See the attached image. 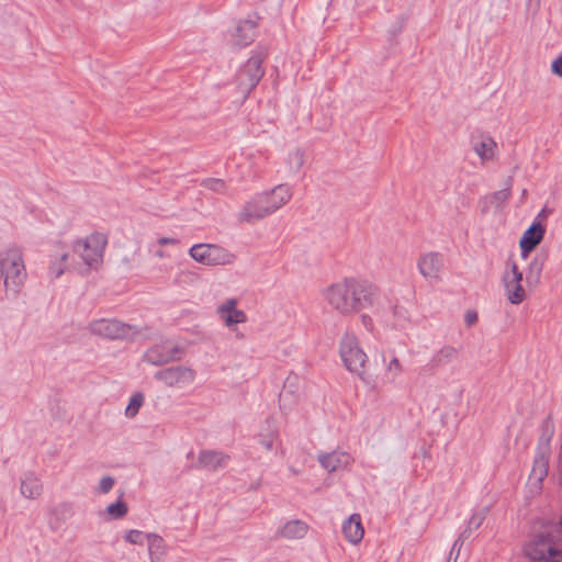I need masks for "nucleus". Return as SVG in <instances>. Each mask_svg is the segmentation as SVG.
Returning <instances> with one entry per match:
<instances>
[{
    "label": "nucleus",
    "instance_id": "nucleus-1",
    "mask_svg": "<svg viewBox=\"0 0 562 562\" xmlns=\"http://www.w3.org/2000/svg\"><path fill=\"white\" fill-rule=\"evenodd\" d=\"M326 305L341 317H352L364 310L379 307L380 290L368 279L345 277L322 291Z\"/></svg>",
    "mask_w": 562,
    "mask_h": 562
},
{
    "label": "nucleus",
    "instance_id": "nucleus-2",
    "mask_svg": "<svg viewBox=\"0 0 562 562\" xmlns=\"http://www.w3.org/2000/svg\"><path fill=\"white\" fill-rule=\"evenodd\" d=\"M560 525L532 537L524 547L526 557L538 562H562V517Z\"/></svg>",
    "mask_w": 562,
    "mask_h": 562
},
{
    "label": "nucleus",
    "instance_id": "nucleus-3",
    "mask_svg": "<svg viewBox=\"0 0 562 562\" xmlns=\"http://www.w3.org/2000/svg\"><path fill=\"white\" fill-rule=\"evenodd\" d=\"M339 355L345 367L368 383L366 374L367 353L362 350L355 333L346 331L340 340Z\"/></svg>",
    "mask_w": 562,
    "mask_h": 562
},
{
    "label": "nucleus",
    "instance_id": "nucleus-4",
    "mask_svg": "<svg viewBox=\"0 0 562 562\" xmlns=\"http://www.w3.org/2000/svg\"><path fill=\"white\" fill-rule=\"evenodd\" d=\"M106 244V235L95 232L85 238L75 240L72 250L82 259L86 266L97 269L103 261Z\"/></svg>",
    "mask_w": 562,
    "mask_h": 562
},
{
    "label": "nucleus",
    "instance_id": "nucleus-5",
    "mask_svg": "<svg viewBox=\"0 0 562 562\" xmlns=\"http://www.w3.org/2000/svg\"><path fill=\"white\" fill-rule=\"evenodd\" d=\"M189 256L194 261L207 267L228 266L236 260L233 252L216 244H194L189 249Z\"/></svg>",
    "mask_w": 562,
    "mask_h": 562
},
{
    "label": "nucleus",
    "instance_id": "nucleus-6",
    "mask_svg": "<svg viewBox=\"0 0 562 562\" xmlns=\"http://www.w3.org/2000/svg\"><path fill=\"white\" fill-rule=\"evenodd\" d=\"M552 435L553 430L547 429L538 442L537 456L529 475V484L536 492L542 488V482L549 473L550 440Z\"/></svg>",
    "mask_w": 562,
    "mask_h": 562
},
{
    "label": "nucleus",
    "instance_id": "nucleus-7",
    "mask_svg": "<svg viewBox=\"0 0 562 562\" xmlns=\"http://www.w3.org/2000/svg\"><path fill=\"white\" fill-rule=\"evenodd\" d=\"M92 335L106 339H133L139 330L130 324L122 323L117 319H95L88 326Z\"/></svg>",
    "mask_w": 562,
    "mask_h": 562
},
{
    "label": "nucleus",
    "instance_id": "nucleus-8",
    "mask_svg": "<svg viewBox=\"0 0 562 562\" xmlns=\"http://www.w3.org/2000/svg\"><path fill=\"white\" fill-rule=\"evenodd\" d=\"M502 282L509 303L518 305L526 300L527 294L522 286V272L515 260H507Z\"/></svg>",
    "mask_w": 562,
    "mask_h": 562
},
{
    "label": "nucleus",
    "instance_id": "nucleus-9",
    "mask_svg": "<svg viewBox=\"0 0 562 562\" xmlns=\"http://www.w3.org/2000/svg\"><path fill=\"white\" fill-rule=\"evenodd\" d=\"M265 71L262 69V60L259 56H251L238 70L236 82L239 92L247 97L250 91L258 85Z\"/></svg>",
    "mask_w": 562,
    "mask_h": 562
},
{
    "label": "nucleus",
    "instance_id": "nucleus-10",
    "mask_svg": "<svg viewBox=\"0 0 562 562\" xmlns=\"http://www.w3.org/2000/svg\"><path fill=\"white\" fill-rule=\"evenodd\" d=\"M195 371L189 367L176 366L166 368L156 373V379L170 387H182L193 383Z\"/></svg>",
    "mask_w": 562,
    "mask_h": 562
},
{
    "label": "nucleus",
    "instance_id": "nucleus-11",
    "mask_svg": "<svg viewBox=\"0 0 562 562\" xmlns=\"http://www.w3.org/2000/svg\"><path fill=\"white\" fill-rule=\"evenodd\" d=\"M182 356V348L164 342L148 349L144 355V359L150 364L161 366L170 361L180 360Z\"/></svg>",
    "mask_w": 562,
    "mask_h": 562
},
{
    "label": "nucleus",
    "instance_id": "nucleus-12",
    "mask_svg": "<svg viewBox=\"0 0 562 562\" xmlns=\"http://www.w3.org/2000/svg\"><path fill=\"white\" fill-rule=\"evenodd\" d=\"M270 215L261 193L249 199L238 212L237 218L240 223H255Z\"/></svg>",
    "mask_w": 562,
    "mask_h": 562
},
{
    "label": "nucleus",
    "instance_id": "nucleus-13",
    "mask_svg": "<svg viewBox=\"0 0 562 562\" xmlns=\"http://www.w3.org/2000/svg\"><path fill=\"white\" fill-rule=\"evenodd\" d=\"M417 267L426 280L438 281L445 267L443 255L438 251L426 252L418 258Z\"/></svg>",
    "mask_w": 562,
    "mask_h": 562
},
{
    "label": "nucleus",
    "instance_id": "nucleus-14",
    "mask_svg": "<svg viewBox=\"0 0 562 562\" xmlns=\"http://www.w3.org/2000/svg\"><path fill=\"white\" fill-rule=\"evenodd\" d=\"M258 20L259 16L254 13L247 19L238 21L231 33L233 44L239 47L249 45L256 37Z\"/></svg>",
    "mask_w": 562,
    "mask_h": 562
},
{
    "label": "nucleus",
    "instance_id": "nucleus-15",
    "mask_svg": "<svg viewBox=\"0 0 562 562\" xmlns=\"http://www.w3.org/2000/svg\"><path fill=\"white\" fill-rule=\"evenodd\" d=\"M317 460L328 473L347 470L353 462L352 456L340 449L321 452L317 456Z\"/></svg>",
    "mask_w": 562,
    "mask_h": 562
},
{
    "label": "nucleus",
    "instance_id": "nucleus-16",
    "mask_svg": "<svg viewBox=\"0 0 562 562\" xmlns=\"http://www.w3.org/2000/svg\"><path fill=\"white\" fill-rule=\"evenodd\" d=\"M44 492L41 477L33 471H27L20 477V494L29 501L38 499Z\"/></svg>",
    "mask_w": 562,
    "mask_h": 562
},
{
    "label": "nucleus",
    "instance_id": "nucleus-17",
    "mask_svg": "<svg viewBox=\"0 0 562 562\" xmlns=\"http://www.w3.org/2000/svg\"><path fill=\"white\" fill-rule=\"evenodd\" d=\"M270 214L286 204L292 198L291 188L288 184H279L271 191L261 192Z\"/></svg>",
    "mask_w": 562,
    "mask_h": 562
},
{
    "label": "nucleus",
    "instance_id": "nucleus-18",
    "mask_svg": "<svg viewBox=\"0 0 562 562\" xmlns=\"http://www.w3.org/2000/svg\"><path fill=\"white\" fill-rule=\"evenodd\" d=\"M236 305V299H228L217 307L216 312L227 327H232L247 321L245 312L237 310Z\"/></svg>",
    "mask_w": 562,
    "mask_h": 562
},
{
    "label": "nucleus",
    "instance_id": "nucleus-19",
    "mask_svg": "<svg viewBox=\"0 0 562 562\" xmlns=\"http://www.w3.org/2000/svg\"><path fill=\"white\" fill-rule=\"evenodd\" d=\"M544 227L539 222H533L528 229L522 234L519 245L521 256L526 259L531 250L536 248L544 236Z\"/></svg>",
    "mask_w": 562,
    "mask_h": 562
},
{
    "label": "nucleus",
    "instance_id": "nucleus-20",
    "mask_svg": "<svg viewBox=\"0 0 562 562\" xmlns=\"http://www.w3.org/2000/svg\"><path fill=\"white\" fill-rule=\"evenodd\" d=\"M227 457L222 452L202 450L199 453L198 461L195 464L196 469H203L207 471H215L226 464Z\"/></svg>",
    "mask_w": 562,
    "mask_h": 562
},
{
    "label": "nucleus",
    "instance_id": "nucleus-21",
    "mask_svg": "<svg viewBox=\"0 0 562 562\" xmlns=\"http://www.w3.org/2000/svg\"><path fill=\"white\" fill-rule=\"evenodd\" d=\"M460 358V349L451 345H445L437 350L431 358V367L440 369L448 364L454 363Z\"/></svg>",
    "mask_w": 562,
    "mask_h": 562
},
{
    "label": "nucleus",
    "instance_id": "nucleus-22",
    "mask_svg": "<svg viewBox=\"0 0 562 562\" xmlns=\"http://www.w3.org/2000/svg\"><path fill=\"white\" fill-rule=\"evenodd\" d=\"M342 532L346 539L352 543H359L364 535V529L361 524V517L359 514H352L342 525Z\"/></svg>",
    "mask_w": 562,
    "mask_h": 562
},
{
    "label": "nucleus",
    "instance_id": "nucleus-23",
    "mask_svg": "<svg viewBox=\"0 0 562 562\" xmlns=\"http://www.w3.org/2000/svg\"><path fill=\"white\" fill-rule=\"evenodd\" d=\"M496 142L488 135H482L473 144V150L482 161L492 160L495 156Z\"/></svg>",
    "mask_w": 562,
    "mask_h": 562
},
{
    "label": "nucleus",
    "instance_id": "nucleus-24",
    "mask_svg": "<svg viewBox=\"0 0 562 562\" xmlns=\"http://www.w3.org/2000/svg\"><path fill=\"white\" fill-rule=\"evenodd\" d=\"M49 515L52 528L56 529L75 515L74 506L68 502L59 503L49 509Z\"/></svg>",
    "mask_w": 562,
    "mask_h": 562
},
{
    "label": "nucleus",
    "instance_id": "nucleus-25",
    "mask_svg": "<svg viewBox=\"0 0 562 562\" xmlns=\"http://www.w3.org/2000/svg\"><path fill=\"white\" fill-rule=\"evenodd\" d=\"M259 443L266 450H272L279 441V431L273 419L266 420V427L258 435Z\"/></svg>",
    "mask_w": 562,
    "mask_h": 562
},
{
    "label": "nucleus",
    "instance_id": "nucleus-26",
    "mask_svg": "<svg viewBox=\"0 0 562 562\" xmlns=\"http://www.w3.org/2000/svg\"><path fill=\"white\" fill-rule=\"evenodd\" d=\"M308 526L302 520L295 519L285 522L279 533L285 539H302L307 533Z\"/></svg>",
    "mask_w": 562,
    "mask_h": 562
},
{
    "label": "nucleus",
    "instance_id": "nucleus-27",
    "mask_svg": "<svg viewBox=\"0 0 562 562\" xmlns=\"http://www.w3.org/2000/svg\"><path fill=\"white\" fill-rule=\"evenodd\" d=\"M146 540L150 562H161L166 553V543L162 537L157 533H147Z\"/></svg>",
    "mask_w": 562,
    "mask_h": 562
},
{
    "label": "nucleus",
    "instance_id": "nucleus-28",
    "mask_svg": "<svg viewBox=\"0 0 562 562\" xmlns=\"http://www.w3.org/2000/svg\"><path fill=\"white\" fill-rule=\"evenodd\" d=\"M69 254L61 249L52 255L49 261V273L54 278H59L68 269Z\"/></svg>",
    "mask_w": 562,
    "mask_h": 562
},
{
    "label": "nucleus",
    "instance_id": "nucleus-29",
    "mask_svg": "<svg viewBox=\"0 0 562 562\" xmlns=\"http://www.w3.org/2000/svg\"><path fill=\"white\" fill-rule=\"evenodd\" d=\"M121 496H123V494ZM105 510L112 519H120L127 514L128 507L122 497H120L117 502L108 505Z\"/></svg>",
    "mask_w": 562,
    "mask_h": 562
},
{
    "label": "nucleus",
    "instance_id": "nucleus-30",
    "mask_svg": "<svg viewBox=\"0 0 562 562\" xmlns=\"http://www.w3.org/2000/svg\"><path fill=\"white\" fill-rule=\"evenodd\" d=\"M143 403H144V395L140 392L134 393L131 396L130 402L125 408V415L130 418L135 417L138 414L139 408L142 407Z\"/></svg>",
    "mask_w": 562,
    "mask_h": 562
},
{
    "label": "nucleus",
    "instance_id": "nucleus-31",
    "mask_svg": "<svg viewBox=\"0 0 562 562\" xmlns=\"http://www.w3.org/2000/svg\"><path fill=\"white\" fill-rule=\"evenodd\" d=\"M304 164V153L301 149H294L288 155L289 168L296 172Z\"/></svg>",
    "mask_w": 562,
    "mask_h": 562
},
{
    "label": "nucleus",
    "instance_id": "nucleus-32",
    "mask_svg": "<svg viewBox=\"0 0 562 562\" xmlns=\"http://www.w3.org/2000/svg\"><path fill=\"white\" fill-rule=\"evenodd\" d=\"M404 371L403 364L400 361V359L395 356H393L389 362L385 363V372L387 375H390L392 379H396L400 376Z\"/></svg>",
    "mask_w": 562,
    "mask_h": 562
},
{
    "label": "nucleus",
    "instance_id": "nucleus-33",
    "mask_svg": "<svg viewBox=\"0 0 562 562\" xmlns=\"http://www.w3.org/2000/svg\"><path fill=\"white\" fill-rule=\"evenodd\" d=\"M201 186L207 190L217 193H224L226 191V183L223 179L207 178L201 182Z\"/></svg>",
    "mask_w": 562,
    "mask_h": 562
},
{
    "label": "nucleus",
    "instance_id": "nucleus-34",
    "mask_svg": "<svg viewBox=\"0 0 562 562\" xmlns=\"http://www.w3.org/2000/svg\"><path fill=\"white\" fill-rule=\"evenodd\" d=\"M123 538L126 542L131 544H143L145 539H147V533L140 530L131 529L125 532Z\"/></svg>",
    "mask_w": 562,
    "mask_h": 562
},
{
    "label": "nucleus",
    "instance_id": "nucleus-35",
    "mask_svg": "<svg viewBox=\"0 0 562 562\" xmlns=\"http://www.w3.org/2000/svg\"><path fill=\"white\" fill-rule=\"evenodd\" d=\"M509 195H510L509 189H503V190L496 191L490 198L491 204L497 209H501L503 206V204L508 200Z\"/></svg>",
    "mask_w": 562,
    "mask_h": 562
},
{
    "label": "nucleus",
    "instance_id": "nucleus-36",
    "mask_svg": "<svg viewBox=\"0 0 562 562\" xmlns=\"http://www.w3.org/2000/svg\"><path fill=\"white\" fill-rule=\"evenodd\" d=\"M541 272H542V261H540L538 259L531 260L529 263L528 279H533L535 281H538Z\"/></svg>",
    "mask_w": 562,
    "mask_h": 562
},
{
    "label": "nucleus",
    "instance_id": "nucleus-37",
    "mask_svg": "<svg viewBox=\"0 0 562 562\" xmlns=\"http://www.w3.org/2000/svg\"><path fill=\"white\" fill-rule=\"evenodd\" d=\"M199 280V276L191 270H182L177 274L176 281L179 283H193Z\"/></svg>",
    "mask_w": 562,
    "mask_h": 562
},
{
    "label": "nucleus",
    "instance_id": "nucleus-38",
    "mask_svg": "<svg viewBox=\"0 0 562 562\" xmlns=\"http://www.w3.org/2000/svg\"><path fill=\"white\" fill-rule=\"evenodd\" d=\"M487 509L484 508L475 514L472 515V517L469 520V528L470 529H477L483 524L485 517H486Z\"/></svg>",
    "mask_w": 562,
    "mask_h": 562
},
{
    "label": "nucleus",
    "instance_id": "nucleus-39",
    "mask_svg": "<svg viewBox=\"0 0 562 562\" xmlns=\"http://www.w3.org/2000/svg\"><path fill=\"white\" fill-rule=\"evenodd\" d=\"M114 484H115L114 477L109 476V475L103 476L100 480L98 492L101 494H106L113 488Z\"/></svg>",
    "mask_w": 562,
    "mask_h": 562
},
{
    "label": "nucleus",
    "instance_id": "nucleus-40",
    "mask_svg": "<svg viewBox=\"0 0 562 562\" xmlns=\"http://www.w3.org/2000/svg\"><path fill=\"white\" fill-rule=\"evenodd\" d=\"M551 71L558 76L562 77V56L555 58L551 64Z\"/></svg>",
    "mask_w": 562,
    "mask_h": 562
},
{
    "label": "nucleus",
    "instance_id": "nucleus-41",
    "mask_svg": "<svg viewBox=\"0 0 562 562\" xmlns=\"http://www.w3.org/2000/svg\"><path fill=\"white\" fill-rule=\"evenodd\" d=\"M156 243L161 247L168 245H177L179 244V239L176 237H159Z\"/></svg>",
    "mask_w": 562,
    "mask_h": 562
},
{
    "label": "nucleus",
    "instance_id": "nucleus-42",
    "mask_svg": "<svg viewBox=\"0 0 562 562\" xmlns=\"http://www.w3.org/2000/svg\"><path fill=\"white\" fill-rule=\"evenodd\" d=\"M464 322L468 326H472L477 322V313L475 311H468L464 315Z\"/></svg>",
    "mask_w": 562,
    "mask_h": 562
},
{
    "label": "nucleus",
    "instance_id": "nucleus-43",
    "mask_svg": "<svg viewBox=\"0 0 562 562\" xmlns=\"http://www.w3.org/2000/svg\"><path fill=\"white\" fill-rule=\"evenodd\" d=\"M360 319H361V324L364 326V328H367L370 331L373 330V328H374L373 321L368 314H362Z\"/></svg>",
    "mask_w": 562,
    "mask_h": 562
},
{
    "label": "nucleus",
    "instance_id": "nucleus-44",
    "mask_svg": "<svg viewBox=\"0 0 562 562\" xmlns=\"http://www.w3.org/2000/svg\"><path fill=\"white\" fill-rule=\"evenodd\" d=\"M155 256L159 259H162V258L167 257L168 255L161 248H158L155 250Z\"/></svg>",
    "mask_w": 562,
    "mask_h": 562
},
{
    "label": "nucleus",
    "instance_id": "nucleus-45",
    "mask_svg": "<svg viewBox=\"0 0 562 562\" xmlns=\"http://www.w3.org/2000/svg\"><path fill=\"white\" fill-rule=\"evenodd\" d=\"M285 397H286V391H283V392L281 393V395H280V400H281V401H284V400H285Z\"/></svg>",
    "mask_w": 562,
    "mask_h": 562
},
{
    "label": "nucleus",
    "instance_id": "nucleus-46",
    "mask_svg": "<svg viewBox=\"0 0 562 562\" xmlns=\"http://www.w3.org/2000/svg\"><path fill=\"white\" fill-rule=\"evenodd\" d=\"M457 544H458V540L453 543L452 551L456 549Z\"/></svg>",
    "mask_w": 562,
    "mask_h": 562
}]
</instances>
